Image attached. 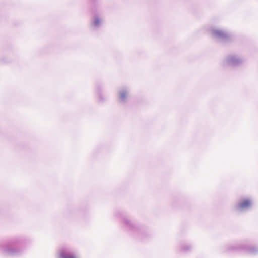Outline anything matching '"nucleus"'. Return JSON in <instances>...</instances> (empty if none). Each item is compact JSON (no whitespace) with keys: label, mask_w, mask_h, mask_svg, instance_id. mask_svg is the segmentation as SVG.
Segmentation results:
<instances>
[{"label":"nucleus","mask_w":258,"mask_h":258,"mask_svg":"<svg viewBox=\"0 0 258 258\" xmlns=\"http://www.w3.org/2000/svg\"><path fill=\"white\" fill-rule=\"evenodd\" d=\"M95 25H97L99 23V19H96L94 22Z\"/></svg>","instance_id":"obj_4"},{"label":"nucleus","mask_w":258,"mask_h":258,"mask_svg":"<svg viewBox=\"0 0 258 258\" xmlns=\"http://www.w3.org/2000/svg\"><path fill=\"white\" fill-rule=\"evenodd\" d=\"M126 96V93L125 92H122L120 93L119 97L120 99H124Z\"/></svg>","instance_id":"obj_3"},{"label":"nucleus","mask_w":258,"mask_h":258,"mask_svg":"<svg viewBox=\"0 0 258 258\" xmlns=\"http://www.w3.org/2000/svg\"><path fill=\"white\" fill-rule=\"evenodd\" d=\"M60 258H76L73 255H68L64 254H61L60 255Z\"/></svg>","instance_id":"obj_2"},{"label":"nucleus","mask_w":258,"mask_h":258,"mask_svg":"<svg viewBox=\"0 0 258 258\" xmlns=\"http://www.w3.org/2000/svg\"><path fill=\"white\" fill-rule=\"evenodd\" d=\"M251 201L248 199H244L239 203L238 207L240 209H244L249 207L251 205Z\"/></svg>","instance_id":"obj_1"}]
</instances>
